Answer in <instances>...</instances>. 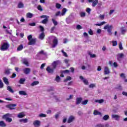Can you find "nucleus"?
Returning <instances> with one entry per match:
<instances>
[{
	"instance_id": "9d476101",
	"label": "nucleus",
	"mask_w": 127,
	"mask_h": 127,
	"mask_svg": "<svg viewBox=\"0 0 127 127\" xmlns=\"http://www.w3.org/2000/svg\"><path fill=\"white\" fill-rule=\"evenodd\" d=\"M125 57V55L123 53L118 54L117 56V60L120 61L121 59Z\"/></svg>"
},
{
	"instance_id": "c03bdc74",
	"label": "nucleus",
	"mask_w": 127,
	"mask_h": 127,
	"mask_svg": "<svg viewBox=\"0 0 127 127\" xmlns=\"http://www.w3.org/2000/svg\"><path fill=\"white\" fill-rule=\"evenodd\" d=\"M99 18L101 20H104V19H105V15L100 14Z\"/></svg>"
},
{
	"instance_id": "69168bd1",
	"label": "nucleus",
	"mask_w": 127,
	"mask_h": 127,
	"mask_svg": "<svg viewBox=\"0 0 127 127\" xmlns=\"http://www.w3.org/2000/svg\"><path fill=\"white\" fill-rule=\"evenodd\" d=\"M120 77H121V78H124V79H126V76H125V73H124L121 74Z\"/></svg>"
},
{
	"instance_id": "b1692460",
	"label": "nucleus",
	"mask_w": 127,
	"mask_h": 127,
	"mask_svg": "<svg viewBox=\"0 0 127 127\" xmlns=\"http://www.w3.org/2000/svg\"><path fill=\"white\" fill-rule=\"evenodd\" d=\"M23 49V45L21 44L17 48V51H21Z\"/></svg>"
},
{
	"instance_id": "0e129e2a",
	"label": "nucleus",
	"mask_w": 127,
	"mask_h": 127,
	"mask_svg": "<svg viewBox=\"0 0 127 127\" xmlns=\"http://www.w3.org/2000/svg\"><path fill=\"white\" fill-rule=\"evenodd\" d=\"M5 74H6V75H9V74H10V71H9V69L5 70Z\"/></svg>"
},
{
	"instance_id": "ddd939ff",
	"label": "nucleus",
	"mask_w": 127,
	"mask_h": 127,
	"mask_svg": "<svg viewBox=\"0 0 127 127\" xmlns=\"http://www.w3.org/2000/svg\"><path fill=\"white\" fill-rule=\"evenodd\" d=\"M59 63V61H54L53 63V69L54 70V69L56 68V67H57V65Z\"/></svg>"
},
{
	"instance_id": "393cba45",
	"label": "nucleus",
	"mask_w": 127,
	"mask_h": 127,
	"mask_svg": "<svg viewBox=\"0 0 127 127\" xmlns=\"http://www.w3.org/2000/svg\"><path fill=\"white\" fill-rule=\"evenodd\" d=\"M66 11H67V9L66 8H64L62 10V13H61L62 16H63L65 15V13H66Z\"/></svg>"
},
{
	"instance_id": "c756f323",
	"label": "nucleus",
	"mask_w": 127,
	"mask_h": 127,
	"mask_svg": "<svg viewBox=\"0 0 127 127\" xmlns=\"http://www.w3.org/2000/svg\"><path fill=\"white\" fill-rule=\"evenodd\" d=\"M38 84H39V81H35L31 84V86H36V85H38Z\"/></svg>"
},
{
	"instance_id": "423d86ee",
	"label": "nucleus",
	"mask_w": 127,
	"mask_h": 127,
	"mask_svg": "<svg viewBox=\"0 0 127 127\" xmlns=\"http://www.w3.org/2000/svg\"><path fill=\"white\" fill-rule=\"evenodd\" d=\"M74 121H75V117H74L72 115H71L68 118L67 123V124H71V123H73V122H74Z\"/></svg>"
},
{
	"instance_id": "052dcab7",
	"label": "nucleus",
	"mask_w": 127,
	"mask_h": 127,
	"mask_svg": "<svg viewBox=\"0 0 127 127\" xmlns=\"http://www.w3.org/2000/svg\"><path fill=\"white\" fill-rule=\"evenodd\" d=\"M74 97V95H70L69 98H66V101H69V100H71V99H73Z\"/></svg>"
},
{
	"instance_id": "bf43d9fd",
	"label": "nucleus",
	"mask_w": 127,
	"mask_h": 127,
	"mask_svg": "<svg viewBox=\"0 0 127 127\" xmlns=\"http://www.w3.org/2000/svg\"><path fill=\"white\" fill-rule=\"evenodd\" d=\"M69 72H70V70H69L68 69H66L65 70H63L62 71V73H64V74L65 73L68 74Z\"/></svg>"
},
{
	"instance_id": "3c124183",
	"label": "nucleus",
	"mask_w": 127,
	"mask_h": 127,
	"mask_svg": "<svg viewBox=\"0 0 127 127\" xmlns=\"http://www.w3.org/2000/svg\"><path fill=\"white\" fill-rule=\"evenodd\" d=\"M113 46H117L118 45V42L117 41H112Z\"/></svg>"
},
{
	"instance_id": "de8ad7c7",
	"label": "nucleus",
	"mask_w": 127,
	"mask_h": 127,
	"mask_svg": "<svg viewBox=\"0 0 127 127\" xmlns=\"http://www.w3.org/2000/svg\"><path fill=\"white\" fill-rule=\"evenodd\" d=\"M23 64H25V65H26V66H28V62L26 60H24L23 62Z\"/></svg>"
},
{
	"instance_id": "4c0bfd02",
	"label": "nucleus",
	"mask_w": 127,
	"mask_h": 127,
	"mask_svg": "<svg viewBox=\"0 0 127 127\" xmlns=\"http://www.w3.org/2000/svg\"><path fill=\"white\" fill-rule=\"evenodd\" d=\"M62 15L61 14V11H58L55 14V16H61Z\"/></svg>"
},
{
	"instance_id": "c9c22d12",
	"label": "nucleus",
	"mask_w": 127,
	"mask_h": 127,
	"mask_svg": "<svg viewBox=\"0 0 127 127\" xmlns=\"http://www.w3.org/2000/svg\"><path fill=\"white\" fill-rule=\"evenodd\" d=\"M106 24V22L103 21L101 22L100 23L96 24L95 25L96 26H101V25H104V24Z\"/></svg>"
},
{
	"instance_id": "8fccbe9b",
	"label": "nucleus",
	"mask_w": 127,
	"mask_h": 127,
	"mask_svg": "<svg viewBox=\"0 0 127 127\" xmlns=\"http://www.w3.org/2000/svg\"><path fill=\"white\" fill-rule=\"evenodd\" d=\"M80 16L81 17H85L86 16V13L84 12H80Z\"/></svg>"
},
{
	"instance_id": "a18cd8bd",
	"label": "nucleus",
	"mask_w": 127,
	"mask_h": 127,
	"mask_svg": "<svg viewBox=\"0 0 127 127\" xmlns=\"http://www.w3.org/2000/svg\"><path fill=\"white\" fill-rule=\"evenodd\" d=\"M39 54H41L42 55H47V54L46 53H44V51L42 50L39 52Z\"/></svg>"
},
{
	"instance_id": "4468645a",
	"label": "nucleus",
	"mask_w": 127,
	"mask_h": 127,
	"mask_svg": "<svg viewBox=\"0 0 127 127\" xmlns=\"http://www.w3.org/2000/svg\"><path fill=\"white\" fill-rule=\"evenodd\" d=\"M112 119H115L116 121H119L120 120V116L118 115L113 114L112 115Z\"/></svg>"
},
{
	"instance_id": "bb28decb",
	"label": "nucleus",
	"mask_w": 127,
	"mask_h": 127,
	"mask_svg": "<svg viewBox=\"0 0 127 127\" xmlns=\"http://www.w3.org/2000/svg\"><path fill=\"white\" fill-rule=\"evenodd\" d=\"M19 94L20 95H22V96H27V93H26V92L24 91H19Z\"/></svg>"
},
{
	"instance_id": "603ef678",
	"label": "nucleus",
	"mask_w": 127,
	"mask_h": 127,
	"mask_svg": "<svg viewBox=\"0 0 127 127\" xmlns=\"http://www.w3.org/2000/svg\"><path fill=\"white\" fill-rule=\"evenodd\" d=\"M119 47L120 50H123V49H124V48H123V44H122V43H120L119 44Z\"/></svg>"
},
{
	"instance_id": "4d7b16f0",
	"label": "nucleus",
	"mask_w": 127,
	"mask_h": 127,
	"mask_svg": "<svg viewBox=\"0 0 127 127\" xmlns=\"http://www.w3.org/2000/svg\"><path fill=\"white\" fill-rule=\"evenodd\" d=\"M88 33L90 35H94V32H93V30L92 29H90L88 31Z\"/></svg>"
},
{
	"instance_id": "5fc2aeb1",
	"label": "nucleus",
	"mask_w": 127,
	"mask_h": 127,
	"mask_svg": "<svg viewBox=\"0 0 127 127\" xmlns=\"http://www.w3.org/2000/svg\"><path fill=\"white\" fill-rule=\"evenodd\" d=\"M62 52L64 55V56H65V57H68V55H67V53L65 52H64V50H62Z\"/></svg>"
},
{
	"instance_id": "aec40b11",
	"label": "nucleus",
	"mask_w": 127,
	"mask_h": 127,
	"mask_svg": "<svg viewBox=\"0 0 127 127\" xmlns=\"http://www.w3.org/2000/svg\"><path fill=\"white\" fill-rule=\"evenodd\" d=\"M40 121H38V120H36L33 122V125L34 126H38V127H39L40 126Z\"/></svg>"
},
{
	"instance_id": "7ed1b4c3",
	"label": "nucleus",
	"mask_w": 127,
	"mask_h": 127,
	"mask_svg": "<svg viewBox=\"0 0 127 127\" xmlns=\"http://www.w3.org/2000/svg\"><path fill=\"white\" fill-rule=\"evenodd\" d=\"M8 48H9V44H8V43H3L0 48V49L1 51H4L7 50Z\"/></svg>"
},
{
	"instance_id": "c85d7f7f",
	"label": "nucleus",
	"mask_w": 127,
	"mask_h": 127,
	"mask_svg": "<svg viewBox=\"0 0 127 127\" xmlns=\"http://www.w3.org/2000/svg\"><path fill=\"white\" fill-rule=\"evenodd\" d=\"M109 119H110V116H109V115H105L103 117V120H104V121H108V120H109Z\"/></svg>"
},
{
	"instance_id": "7c9ffc66",
	"label": "nucleus",
	"mask_w": 127,
	"mask_h": 127,
	"mask_svg": "<svg viewBox=\"0 0 127 127\" xmlns=\"http://www.w3.org/2000/svg\"><path fill=\"white\" fill-rule=\"evenodd\" d=\"M47 22H48V18L44 19V20H43L41 21V23H43V24H46V23H47Z\"/></svg>"
},
{
	"instance_id": "39448f33",
	"label": "nucleus",
	"mask_w": 127,
	"mask_h": 127,
	"mask_svg": "<svg viewBox=\"0 0 127 127\" xmlns=\"http://www.w3.org/2000/svg\"><path fill=\"white\" fill-rule=\"evenodd\" d=\"M16 104H10L6 105V108L9 109V110H15V106Z\"/></svg>"
},
{
	"instance_id": "72a5a7b5",
	"label": "nucleus",
	"mask_w": 127,
	"mask_h": 127,
	"mask_svg": "<svg viewBox=\"0 0 127 127\" xmlns=\"http://www.w3.org/2000/svg\"><path fill=\"white\" fill-rule=\"evenodd\" d=\"M24 82H25V78H20L19 80V84H24Z\"/></svg>"
},
{
	"instance_id": "4be33fe9",
	"label": "nucleus",
	"mask_w": 127,
	"mask_h": 127,
	"mask_svg": "<svg viewBox=\"0 0 127 127\" xmlns=\"http://www.w3.org/2000/svg\"><path fill=\"white\" fill-rule=\"evenodd\" d=\"M19 122L20 123H23L24 124H26V123L28 122V119H27V118H25L24 119H20L19 120Z\"/></svg>"
},
{
	"instance_id": "6e6552de",
	"label": "nucleus",
	"mask_w": 127,
	"mask_h": 127,
	"mask_svg": "<svg viewBox=\"0 0 127 127\" xmlns=\"http://www.w3.org/2000/svg\"><path fill=\"white\" fill-rule=\"evenodd\" d=\"M31 69L30 68H25L23 69V72L25 75H28L30 73Z\"/></svg>"
},
{
	"instance_id": "ea45409f",
	"label": "nucleus",
	"mask_w": 127,
	"mask_h": 127,
	"mask_svg": "<svg viewBox=\"0 0 127 127\" xmlns=\"http://www.w3.org/2000/svg\"><path fill=\"white\" fill-rule=\"evenodd\" d=\"M115 89L116 90H120V91H122L123 90V88L122 87V85H118V87H116Z\"/></svg>"
},
{
	"instance_id": "f3484780",
	"label": "nucleus",
	"mask_w": 127,
	"mask_h": 127,
	"mask_svg": "<svg viewBox=\"0 0 127 127\" xmlns=\"http://www.w3.org/2000/svg\"><path fill=\"white\" fill-rule=\"evenodd\" d=\"M98 3H99V0H93L92 2V6H93V7H95V6H96Z\"/></svg>"
},
{
	"instance_id": "37998d69",
	"label": "nucleus",
	"mask_w": 127,
	"mask_h": 127,
	"mask_svg": "<svg viewBox=\"0 0 127 127\" xmlns=\"http://www.w3.org/2000/svg\"><path fill=\"white\" fill-rule=\"evenodd\" d=\"M2 88H3V83H2L1 79H0V89H2Z\"/></svg>"
},
{
	"instance_id": "1a4fd4ad",
	"label": "nucleus",
	"mask_w": 127,
	"mask_h": 127,
	"mask_svg": "<svg viewBox=\"0 0 127 127\" xmlns=\"http://www.w3.org/2000/svg\"><path fill=\"white\" fill-rule=\"evenodd\" d=\"M53 45H52L53 48H55L57 45L58 44V40L57 38H55L53 41Z\"/></svg>"
},
{
	"instance_id": "864d4df0",
	"label": "nucleus",
	"mask_w": 127,
	"mask_h": 127,
	"mask_svg": "<svg viewBox=\"0 0 127 127\" xmlns=\"http://www.w3.org/2000/svg\"><path fill=\"white\" fill-rule=\"evenodd\" d=\"M37 8L38 10H40L41 11H42V10H43V8H42V7H41V5H38Z\"/></svg>"
},
{
	"instance_id": "f8f14e48",
	"label": "nucleus",
	"mask_w": 127,
	"mask_h": 127,
	"mask_svg": "<svg viewBox=\"0 0 127 127\" xmlns=\"http://www.w3.org/2000/svg\"><path fill=\"white\" fill-rule=\"evenodd\" d=\"M24 117H25V114H24V112L19 113L17 115V118L19 119H22V118H24Z\"/></svg>"
},
{
	"instance_id": "412c9836",
	"label": "nucleus",
	"mask_w": 127,
	"mask_h": 127,
	"mask_svg": "<svg viewBox=\"0 0 127 127\" xmlns=\"http://www.w3.org/2000/svg\"><path fill=\"white\" fill-rule=\"evenodd\" d=\"M93 115H94V116H102V113L98 111L97 110H94L93 112Z\"/></svg>"
},
{
	"instance_id": "e433bc0d",
	"label": "nucleus",
	"mask_w": 127,
	"mask_h": 127,
	"mask_svg": "<svg viewBox=\"0 0 127 127\" xmlns=\"http://www.w3.org/2000/svg\"><path fill=\"white\" fill-rule=\"evenodd\" d=\"M52 21L53 22V23L54 24L55 26L58 25V22H57V21H55V19H52Z\"/></svg>"
},
{
	"instance_id": "49530a36",
	"label": "nucleus",
	"mask_w": 127,
	"mask_h": 127,
	"mask_svg": "<svg viewBox=\"0 0 127 127\" xmlns=\"http://www.w3.org/2000/svg\"><path fill=\"white\" fill-rule=\"evenodd\" d=\"M39 117H40V118H46V115L41 113L39 114Z\"/></svg>"
},
{
	"instance_id": "774afa93",
	"label": "nucleus",
	"mask_w": 127,
	"mask_h": 127,
	"mask_svg": "<svg viewBox=\"0 0 127 127\" xmlns=\"http://www.w3.org/2000/svg\"><path fill=\"white\" fill-rule=\"evenodd\" d=\"M86 11H87L88 13H90V12H91V8H86Z\"/></svg>"
},
{
	"instance_id": "a19ab883",
	"label": "nucleus",
	"mask_w": 127,
	"mask_h": 127,
	"mask_svg": "<svg viewBox=\"0 0 127 127\" xmlns=\"http://www.w3.org/2000/svg\"><path fill=\"white\" fill-rule=\"evenodd\" d=\"M61 6H62V5H61V4H59V3H57L56 4V7L57 8H58V9L61 8Z\"/></svg>"
},
{
	"instance_id": "0eeeda50",
	"label": "nucleus",
	"mask_w": 127,
	"mask_h": 127,
	"mask_svg": "<svg viewBox=\"0 0 127 127\" xmlns=\"http://www.w3.org/2000/svg\"><path fill=\"white\" fill-rule=\"evenodd\" d=\"M79 79H80V80H82L84 84H85V85H89V81H88V80H87L86 79L84 78V77H83V76L80 75L79 76Z\"/></svg>"
},
{
	"instance_id": "e2e57ef3",
	"label": "nucleus",
	"mask_w": 127,
	"mask_h": 127,
	"mask_svg": "<svg viewBox=\"0 0 127 127\" xmlns=\"http://www.w3.org/2000/svg\"><path fill=\"white\" fill-rule=\"evenodd\" d=\"M28 24L30 25V26H35L36 25V24L34 22L30 23Z\"/></svg>"
},
{
	"instance_id": "5701e85b",
	"label": "nucleus",
	"mask_w": 127,
	"mask_h": 127,
	"mask_svg": "<svg viewBox=\"0 0 127 127\" xmlns=\"http://www.w3.org/2000/svg\"><path fill=\"white\" fill-rule=\"evenodd\" d=\"M44 37H45V34H44V32H42L39 35V38L41 39V40H43V39H44Z\"/></svg>"
},
{
	"instance_id": "f03ea898",
	"label": "nucleus",
	"mask_w": 127,
	"mask_h": 127,
	"mask_svg": "<svg viewBox=\"0 0 127 127\" xmlns=\"http://www.w3.org/2000/svg\"><path fill=\"white\" fill-rule=\"evenodd\" d=\"M27 39L29 41L28 45H34L36 43V39H32V35H31L28 36Z\"/></svg>"
},
{
	"instance_id": "09e8293b",
	"label": "nucleus",
	"mask_w": 127,
	"mask_h": 127,
	"mask_svg": "<svg viewBox=\"0 0 127 127\" xmlns=\"http://www.w3.org/2000/svg\"><path fill=\"white\" fill-rule=\"evenodd\" d=\"M126 31H127L126 29H124L123 28H122L121 32H122V34L125 35Z\"/></svg>"
},
{
	"instance_id": "473e14b6",
	"label": "nucleus",
	"mask_w": 127,
	"mask_h": 127,
	"mask_svg": "<svg viewBox=\"0 0 127 127\" xmlns=\"http://www.w3.org/2000/svg\"><path fill=\"white\" fill-rule=\"evenodd\" d=\"M72 80V77L70 76H67L66 78L64 80V83H66L67 81H71Z\"/></svg>"
},
{
	"instance_id": "79ce46f5",
	"label": "nucleus",
	"mask_w": 127,
	"mask_h": 127,
	"mask_svg": "<svg viewBox=\"0 0 127 127\" xmlns=\"http://www.w3.org/2000/svg\"><path fill=\"white\" fill-rule=\"evenodd\" d=\"M88 102H89V100H85L82 102L81 104L82 105H87L88 104Z\"/></svg>"
},
{
	"instance_id": "cd10ccee",
	"label": "nucleus",
	"mask_w": 127,
	"mask_h": 127,
	"mask_svg": "<svg viewBox=\"0 0 127 127\" xmlns=\"http://www.w3.org/2000/svg\"><path fill=\"white\" fill-rule=\"evenodd\" d=\"M0 127H6V124L3 121H0Z\"/></svg>"
},
{
	"instance_id": "2eb2a0df",
	"label": "nucleus",
	"mask_w": 127,
	"mask_h": 127,
	"mask_svg": "<svg viewBox=\"0 0 127 127\" xmlns=\"http://www.w3.org/2000/svg\"><path fill=\"white\" fill-rule=\"evenodd\" d=\"M24 6V4L21 1L19 2L17 5L18 8H22Z\"/></svg>"
},
{
	"instance_id": "13d9d810",
	"label": "nucleus",
	"mask_w": 127,
	"mask_h": 127,
	"mask_svg": "<svg viewBox=\"0 0 127 127\" xmlns=\"http://www.w3.org/2000/svg\"><path fill=\"white\" fill-rule=\"evenodd\" d=\"M95 127H105V126L103 124H97L96 125Z\"/></svg>"
},
{
	"instance_id": "6e6d98bb",
	"label": "nucleus",
	"mask_w": 127,
	"mask_h": 127,
	"mask_svg": "<svg viewBox=\"0 0 127 127\" xmlns=\"http://www.w3.org/2000/svg\"><path fill=\"white\" fill-rule=\"evenodd\" d=\"M56 82H60V76L57 75L56 77Z\"/></svg>"
},
{
	"instance_id": "338daca9",
	"label": "nucleus",
	"mask_w": 127,
	"mask_h": 127,
	"mask_svg": "<svg viewBox=\"0 0 127 127\" xmlns=\"http://www.w3.org/2000/svg\"><path fill=\"white\" fill-rule=\"evenodd\" d=\"M89 88H94L96 87V85L94 84H91L90 85H89Z\"/></svg>"
},
{
	"instance_id": "f257e3e1",
	"label": "nucleus",
	"mask_w": 127,
	"mask_h": 127,
	"mask_svg": "<svg viewBox=\"0 0 127 127\" xmlns=\"http://www.w3.org/2000/svg\"><path fill=\"white\" fill-rule=\"evenodd\" d=\"M12 116V115L9 113H7L2 116V119H3V120H5V122L7 123H11V122H12V119L10 118H11Z\"/></svg>"
},
{
	"instance_id": "58836bf2",
	"label": "nucleus",
	"mask_w": 127,
	"mask_h": 127,
	"mask_svg": "<svg viewBox=\"0 0 127 127\" xmlns=\"http://www.w3.org/2000/svg\"><path fill=\"white\" fill-rule=\"evenodd\" d=\"M88 55H90L91 58H96V55L93 54L92 55V53L89 52Z\"/></svg>"
},
{
	"instance_id": "2f4dec72",
	"label": "nucleus",
	"mask_w": 127,
	"mask_h": 127,
	"mask_svg": "<svg viewBox=\"0 0 127 127\" xmlns=\"http://www.w3.org/2000/svg\"><path fill=\"white\" fill-rule=\"evenodd\" d=\"M26 16L28 18H32V16H33V14L30 12H29V13H27Z\"/></svg>"
},
{
	"instance_id": "a878e982",
	"label": "nucleus",
	"mask_w": 127,
	"mask_h": 127,
	"mask_svg": "<svg viewBox=\"0 0 127 127\" xmlns=\"http://www.w3.org/2000/svg\"><path fill=\"white\" fill-rule=\"evenodd\" d=\"M7 91H8L9 92H10V93H14V91H13V90L12 89V88H11V87L10 86H8L7 87Z\"/></svg>"
},
{
	"instance_id": "dca6fc26",
	"label": "nucleus",
	"mask_w": 127,
	"mask_h": 127,
	"mask_svg": "<svg viewBox=\"0 0 127 127\" xmlns=\"http://www.w3.org/2000/svg\"><path fill=\"white\" fill-rule=\"evenodd\" d=\"M3 81L6 85H9V82L8 81V79H7L6 77H4L2 78Z\"/></svg>"
},
{
	"instance_id": "6ab92c4d",
	"label": "nucleus",
	"mask_w": 127,
	"mask_h": 127,
	"mask_svg": "<svg viewBox=\"0 0 127 127\" xmlns=\"http://www.w3.org/2000/svg\"><path fill=\"white\" fill-rule=\"evenodd\" d=\"M82 100H83V99L81 97L77 98L76 105H79V104H81V102H82Z\"/></svg>"
},
{
	"instance_id": "9b49d317",
	"label": "nucleus",
	"mask_w": 127,
	"mask_h": 127,
	"mask_svg": "<svg viewBox=\"0 0 127 127\" xmlns=\"http://www.w3.org/2000/svg\"><path fill=\"white\" fill-rule=\"evenodd\" d=\"M110 73H111V71H110L109 67H108V66H105L104 68V75H109Z\"/></svg>"
},
{
	"instance_id": "20e7f679",
	"label": "nucleus",
	"mask_w": 127,
	"mask_h": 127,
	"mask_svg": "<svg viewBox=\"0 0 127 127\" xmlns=\"http://www.w3.org/2000/svg\"><path fill=\"white\" fill-rule=\"evenodd\" d=\"M104 29H107V32L110 35H112V29H113V26L107 24L104 27Z\"/></svg>"
},
{
	"instance_id": "a211bd4d",
	"label": "nucleus",
	"mask_w": 127,
	"mask_h": 127,
	"mask_svg": "<svg viewBox=\"0 0 127 127\" xmlns=\"http://www.w3.org/2000/svg\"><path fill=\"white\" fill-rule=\"evenodd\" d=\"M46 70L48 73H53V72H54V69L51 68L49 66L47 67Z\"/></svg>"
},
{
	"instance_id": "f704fd0d",
	"label": "nucleus",
	"mask_w": 127,
	"mask_h": 127,
	"mask_svg": "<svg viewBox=\"0 0 127 127\" xmlns=\"http://www.w3.org/2000/svg\"><path fill=\"white\" fill-rule=\"evenodd\" d=\"M95 102L96 103H99V104H102L105 102V100H104V99L96 100Z\"/></svg>"
},
{
	"instance_id": "680f3d73",
	"label": "nucleus",
	"mask_w": 127,
	"mask_h": 127,
	"mask_svg": "<svg viewBox=\"0 0 127 127\" xmlns=\"http://www.w3.org/2000/svg\"><path fill=\"white\" fill-rule=\"evenodd\" d=\"M39 28L42 32H43V31H44V28L42 26H39Z\"/></svg>"
}]
</instances>
